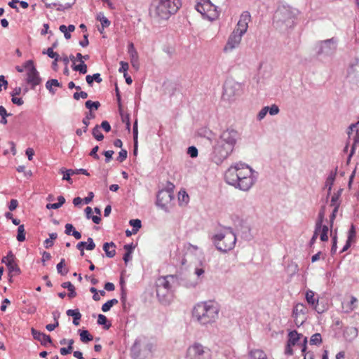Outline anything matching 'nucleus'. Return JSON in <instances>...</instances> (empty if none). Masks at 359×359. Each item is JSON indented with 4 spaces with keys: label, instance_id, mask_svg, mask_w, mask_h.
Returning a JSON list of instances; mask_svg holds the SVG:
<instances>
[{
    "label": "nucleus",
    "instance_id": "obj_10",
    "mask_svg": "<svg viewBox=\"0 0 359 359\" xmlns=\"http://www.w3.org/2000/svg\"><path fill=\"white\" fill-rule=\"evenodd\" d=\"M188 359H210V350L201 344L195 343L187 349Z\"/></svg>",
    "mask_w": 359,
    "mask_h": 359
},
{
    "label": "nucleus",
    "instance_id": "obj_59",
    "mask_svg": "<svg viewBox=\"0 0 359 359\" xmlns=\"http://www.w3.org/2000/svg\"><path fill=\"white\" fill-rule=\"evenodd\" d=\"M74 99L78 100L80 97L83 99H86L88 97V93L84 91H81L80 93H74L73 95Z\"/></svg>",
    "mask_w": 359,
    "mask_h": 359
},
{
    "label": "nucleus",
    "instance_id": "obj_37",
    "mask_svg": "<svg viewBox=\"0 0 359 359\" xmlns=\"http://www.w3.org/2000/svg\"><path fill=\"white\" fill-rule=\"evenodd\" d=\"M72 69L74 71L79 72V73L82 74H84L87 72V65L85 64L84 61L80 62V64L78 65H74L72 66Z\"/></svg>",
    "mask_w": 359,
    "mask_h": 359
},
{
    "label": "nucleus",
    "instance_id": "obj_61",
    "mask_svg": "<svg viewBox=\"0 0 359 359\" xmlns=\"http://www.w3.org/2000/svg\"><path fill=\"white\" fill-rule=\"evenodd\" d=\"M268 112L271 116L276 115L279 112V108H278V107L277 105L273 104V105H271V107H269V109Z\"/></svg>",
    "mask_w": 359,
    "mask_h": 359
},
{
    "label": "nucleus",
    "instance_id": "obj_21",
    "mask_svg": "<svg viewBox=\"0 0 359 359\" xmlns=\"http://www.w3.org/2000/svg\"><path fill=\"white\" fill-rule=\"evenodd\" d=\"M64 4H57L53 3L48 4L46 3V7L48 8H51L53 6H57V10L60 11H63L66 9L70 8L75 3L76 0H61Z\"/></svg>",
    "mask_w": 359,
    "mask_h": 359
},
{
    "label": "nucleus",
    "instance_id": "obj_13",
    "mask_svg": "<svg viewBox=\"0 0 359 359\" xmlns=\"http://www.w3.org/2000/svg\"><path fill=\"white\" fill-rule=\"evenodd\" d=\"M242 86L241 83L234 81H229L225 83L224 88V95L229 100H231L241 95Z\"/></svg>",
    "mask_w": 359,
    "mask_h": 359
},
{
    "label": "nucleus",
    "instance_id": "obj_54",
    "mask_svg": "<svg viewBox=\"0 0 359 359\" xmlns=\"http://www.w3.org/2000/svg\"><path fill=\"white\" fill-rule=\"evenodd\" d=\"M59 29L61 32L64 34L65 39H69L71 38V34L67 30V26H65V25H62L60 26Z\"/></svg>",
    "mask_w": 359,
    "mask_h": 359
},
{
    "label": "nucleus",
    "instance_id": "obj_43",
    "mask_svg": "<svg viewBox=\"0 0 359 359\" xmlns=\"http://www.w3.org/2000/svg\"><path fill=\"white\" fill-rule=\"evenodd\" d=\"M322 342V337L320 334L316 333L313 334L310 339V344L311 345H319Z\"/></svg>",
    "mask_w": 359,
    "mask_h": 359
},
{
    "label": "nucleus",
    "instance_id": "obj_6",
    "mask_svg": "<svg viewBox=\"0 0 359 359\" xmlns=\"http://www.w3.org/2000/svg\"><path fill=\"white\" fill-rule=\"evenodd\" d=\"M212 241L218 250L227 252L233 249L236 242V236L231 228H224L221 232L212 237Z\"/></svg>",
    "mask_w": 359,
    "mask_h": 359
},
{
    "label": "nucleus",
    "instance_id": "obj_36",
    "mask_svg": "<svg viewBox=\"0 0 359 359\" xmlns=\"http://www.w3.org/2000/svg\"><path fill=\"white\" fill-rule=\"evenodd\" d=\"M53 86L60 87L61 84L58 82L57 79H50L46 82V88L49 90L50 93L54 94L55 90L53 89Z\"/></svg>",
    "mask_w": 359,
    "mask_h": 359
},
{
    "label": "nucleus",
    "instance_id": "obj_3",
    "mask_svg": "<svg viewBox=\"0 0 359 359\" xmlns=\"http://www.w3.org/2000/svg\"><path fill=\"white\" fill-rule=\"evenodd\" d=\"M182 6L180 0H153L150 8V16L157 21L168 20Z\"/></svg>",
    "mask_w": 359,
    "mask_h": 359
},
{
    "label": "nucleus",
    "instance_id": "obj_28",
    "mask_svg": "<svg viewBox=\"0 0 359 359\" xmlns=\"http://www.w3.org/2000/svg\"><path fill=\"white\" fill-rule=\"evenodd\" d=\"M248 359H267V356L263 351L255 349L249 353Z\"/></svg>",
    "mask_w": 359,
    "mask_h": 359
},
{
    "label": "nucleus",
    "instance_id": "obj_49",
    "mask_svg": "<svg viewBox=\"0 0 359 359\" xmlns=\"http://www.w3.org/2000/svg\"><path fill=\"white\" fill-rule=\"evenodd\" d=\"M294 319L295 325L298 327L302 325L306 320V316H292Z\"/></svg>",
    "mask_w": 359,
    "mask_h": 359
},
{
    "label": "nucleus",
    "instance_id": "obj_20",
    "mask_svg": "<svg viewBox=\"0 0 359 359\" xmlns=\"http://www.w3.org/2000/svg\"><path fill=\"white\" fill-rule=\"evenodd\" d=\"M31 332L34 339L39 341L42 345L46 346L48 343H52L51 338L49 335L37 331L34 328H32Z\"/></svg>",
    "mask_w": 359,
    "mask_h": 359
},
{
    "label": "nucleus",
    "instance_id": "obj_24",
    "mask_svg": "<svg viewBox=\"0 0 359 359\" xmlns=\"http://www.w3.org/2000/svg\"><path fill=\"white\" fill-rule=\"evenodd\" d=\"M344 336L348 341H353L358 336V330L354 327H348L344 331Z\"/></svg>",
    "mask_w": 359,
    "mask_h": 359
},
{
    "label": "nucleus",
    "instance_id": "obj_31",
    "mask_svg": "<svg viewBox=\"0 0 359 359\" xmlns=\"http://www.w3.org/2000/svg\"><path fill=\"white\" fill-rule=\"evenodd\" d=\"M7 268L8 270L9 276L11 277H12L13 276H16V275L19 274V273H20V269H19L18 264H16L15 259L11 262H8V265L7 266Z\"/></svg>",
    "mask_w": 359,
    "mask_h": 359
},
{
    "label": "nucleus",
    "instance_id": "obj_38",
    "mask_svg": "<svg viewBox=\"0 0 359 359\" xmlns=\"http://www.w3.org/2000/svg\"><path fill=\"white\" fill-rule=\"evenodd\" d=\"M81 341L83 343H87L93 340V336L90 334L88 330H83L80 332Z\"/></svg>",
    "mask_w": 359,
    "mask_h": 359
},
{
    "label": "nucleus",
    "instance_id": "obj_8",
    "mask_svg": "<svg viewBox=\"0 0 359 359\" xmlns=\"http://www.w3.org/2000/svg\"><path fill=\"white\" fill-rule=\"evenodd\" d=\"M177 282L174 276H167L158 278L156 281V294L159 299L165 297L171 291L173 285Z\"/></svg>",
    "mask_w": 359,
    "mask_h": 359
},
{
    "label": "nucleus",
    "instance_id": "obj_25",
    "mask_svg": "<svg viewBox=\"0 0 359 359\" xmlns=\"http://www.w3.org/2000/svg\"><path fill=\"white\" fill-rule=\"evenodd\" d=\"M337 173V168L335 170H332L330 172L329 176L327 177L325 182V187L327 188V196H329L331 193L332 187L335 180L336 176Z\"/></svg>",
    "mask_w": 359,
    "mask_h": 359
},
{
    "label": "nucleus",
    "instance_id": "obj_4",
    "mask_svg": "<svg viewBox=\"0 0 359 359\" xmlns=\"http://www.w3.org/2000/svg\"><path fill=\"white\" fill-rule=\"evenodd\" d=\"M219 308L213 301L201 302L196 304L193 311V316L201 325L215 323L218 318Z\"/></svg>",
    "mask_w": 359,
    "mask_h": 359
},
{
    "label": "nucleus",
    "instance_id": "obj_11",
    "mask_svg": "<svg viewBox=\"0 0 359 359\" xmlns=\"http://www.w3.org/2000/svg\"><path fill=\"white\" fill-rule=\"evenodd\" d=\"M196 10L203 16L209 20H214L218 16L217 7L211 4L210 0H201L196 4Z\"/></svg>",
    "mask_w": 359,
    "mask_h": 359
},
{
    "label": "nucleus",
    "instance_id": "obj_18",
    "mask_svg": "<svg viewBox=\"0 0 359 359\" xmlns=\"http://www.w3.org/2000/svg\"><path fill=\"white\" fill-rule=\"evenodd\" d=\"M348 129L349 130L348 131V135L349 137L351 135V132L355 130L356 133L353 138V143L351 147V153L348 157V163L350 161L351 156L353 155L357 145L359 144V121L355 123L351 124L349 126Z\"/></svg>",
    "mask_w": 359,
    "mask_h": 359
},
{
    "label": "nucleus",
    "instance_id": "obj_29",
    "mask_svg": "<svg viewBox=\"0 0 359 359\" xmlns=\"http://www.w3.org/2000/svg\"><path fill=\"white\" fill-rule=\"evenodd\" d=\"M67 315L68 316L73 317V323L75 325L77 326V325H79V320L81 318V314L79 313V311L77 309H76V310H73V309L67 310Z\"/></svg>",
    "mask_w": 359,
    "mask_h": 359
},
{
    "label": "nucleus",
    "instance_id": "obj_47",
    "mask_svg": "<svg viewBox=\"0 0 359 359\" xmlns=\"http://www.w3.org/2000/svg\"><path fill=\"white\" fill-rule=\"evenodd\" d=\"M65 265V259H62L61 261L57 264V271L61 275H65L68 273L67 269L62 270L63 266Z\"/></svg>",
    "mask_w": 359,
    "mask_h": 359
},
{
    "label": "nucleus",
    "instance_id": "obj_46",
    "mask_svg": "<svg viewBox=\"0 0 359 359\" xmlns=\"http://www.w3.org/2000/svg\"><path fill=\"white\" fill-rule=\"evenodd\" d=\"M43 54H47L48 57L50 58H53L56 61H58L59 60V55L53 51V48H48L46 51L43 50Z\"/></svg>",
    "mask_w": 359,
    "mask_h": 359
},
{
    "label": "nucleus",
    "instance_id": "obj_23",
    "mask_svg": "<svg viewBox=\"0 0 359 359\" xmlns=\"http://www.w3.org/2000/svg\"><path fill=\"white\" fill-rule=\"evenodd\" d=\"M306 299L307 302L318 312L322 313V311H320L317 309V306L318 304V298L315 297V293L312 290H307L306 292Z\"/></svg>",
    "mask_w": 359,
    "mask_h": 359
},
{
    "label": "nucleus",
    "instance_id": "obj_39",
    "mask_svg": "<svg viewBox=\"0 0 359 359\" xmlns=\"http://www.w3.org/2000/svg\"><path fill=\"white\" fill-rule=\"evenodd\" d=\"M97 19L100 21L102 29L104 27H107L110 25V21L104 15L103 13H100L97 14Z\"/></svg>",
    "mask_w": 359,
    "mask_h": 359
},
{
    "label": "nucleus",
    "instance_id": "obj_17",
    "mask_svg": "<svg viewBox=\"0 0 359 359\" xmlns=\"http://www.w3.org/2000/svg\"><path fill=\"white\" fill-rule=\"evenodd\" d=\"M251 16L249 12H243L236 25V28L233 30H238V33L243 36L246 33L248 28V23L250 21Z\"/></svg>",
    "mask_w": 359,
    "mask_h": 359
},
{
    "label": "nucleus",
    "instance_id": "obj_42",
    "mask_svg": "<svg viewBox=\"0 0 359 359\" xmlns=\"http://www.w3.org/2000/svg\"><path fill=\"white\" fill-rule=\"evenodd\" d=\"M92 134L97 141H101L104 139V135L100 132V126L97 125L93 129Z\"/></svg>",
    "mask_w": 359,
    "mask_h": 359
},
{
    "label": "nucleus",
    "instance_id": "obj_2",
    "mask_svg": "<svg viewBox=\"0 0 359 359\" xmlns=\"http://www.w3.org/2000/svg\"><path fill=\"white\" fill-rule=\"evenodd\" d=\"M252 169L248 165L236 163L225 172L226 182L236 188L248 191L255 183Z\"/></svg>",
    "mask_w": 359,
    "mask_h": 359
},
{
    "label": "nucleus",
    "instance_id": "obj_27",
    "mask_svg": "<svg viewBox=\"0 0 359 359\" xmlns=\"http://www.w3.org/2000/svg\"><path fill=\"white\" fill-rule=\"evenodd\" d=\"M307 312L306 306L303 304L299 303L294 307L292 316H306Z\"/></svg>",
    "mask_w": 359,
    "mask_h": 359
},
{
    "label": "nucleus",
    "instance_id": "obj_7",
    "mask_svg": "<svg viewBox=\"0 0 359 359\" xmlns=\"http://www.w3.org/2000/svg\"><path fill=\"white\" fill-rule=\"evenodd\" d=\"M307 337L298 334L297 331L293 330L290 332L288 334L287 344L285 351V354L290 355L293 354L292 346H298L301 349L302 353H304L307 348Z\"/></svg>",
    "mask_w": 359,
    "mask_h": 359
},
{
    "label": "nucleus",
    "instance_id": "obj_62",
    "mask_svg": "<svg viewBox=\"0 0 359 359\" xmlns=\"http://www.w3.org/2000/svg\"><path fill=\"white\" fill-rule=\"evenodd\" d=\"M72 350H73V347L68 346L67 347L61 348L60 350V353L62 355H66L70 353L72 351Z\"/></svg>",
    "mask_w": 359,
    "mask_h": 359
},
{
    "label": "nucleus",
    "instance_id": "obj_45",
    "mask_svg": "<svg viewBox=\"0 0 359 359\" xmlns=\"http://www.w3.org/2000/svg\"><path fill=\"white\" fill-rule=\"evenodd\" d=\"M85 106L87 109L92 110L93 109H97L100 106V103L97 101L93 102L91 100H88L85 103Z\"/></svg>",
    "mask_w": 359,
    "mask_h": 359
},
{
    "label": "nucleus",
    "instance_id": "obj_64",
    "mask_svg": "<svg viewBox=\"0 0 359 359\" xmlns=\"http://www.w3.org/2000/svg\"><path fill=\"white\" fill-rule=\"evenodd\" d=\"M18 205V202L17 200L15 199H12L11 201H10V204H9V206H8V208L11 211H13L15 210L17 207Z\"/></svg>",
    "mask_w": 359,
    "mask_h": 359
},
{
    "label": "nucleus",
    "instance_id": "obj_22",
    "mask_svg": "<svg viewBox=\"0 0 359 359\" xmlns=\"http://www.w3.org/2000/svg\"><path fill=\"white\" fill-rule=\"evenodd\" d=\"M348 76L359 83V60L353 62L348 69Z\"/></svg>",
    "mask_w": 359,
    "mask_h": 359
},
{
    "label": "nucleus",
    "instance_id": "obj_51",
    "mask_svg": "<svg viewBox=\"0 0 359 359\" xmlns=\"http://www.w3.org/2000/svg\"><path fill=\"white\" fill-rule=\"evenodd\" d=\"M333 210H332V214L330 217V228H332L333 226V223H334V221L336 218V216H337V213L338 212V210H339V208L338 207H333Z\"/></svg>",
    "mask_w": 359,
    "mask_h": 359
},
{
    "label": "nucleus",
    "instance_id": "obj_60",
    "mask_svg": "<svg viewBox=\"0 0 359 359\" xmlns=\"http://www.w3.org/2000/svg\"><path fill=\"white\" fill-rule=\"evenodd\" d=\"M86 250H93L95 248V244L92 238H88V243H86V245H85Z\"/></svg>",
    "mask_w": 359,
    "mask_h": 359
},
{
    "label": "nucleus",
    "instance_id": "obj_12",
    "mask_svg": "<svg viewBox=\"0 0 359 359\" xmlns=\"http://www.w3.org/2000/svg\"><path fill=\"white\" fill-rule=\"evenodd\" d=\"M24 68L27 71L26 81L31 86L32 89H34L36 86L41 83V79L39 72L34 65V62L32 60H27L24 65Z\"/></svg>",
    "mask_w": 359,
    "mask_h": 359
},
{
    "label": "nucleus",
    "instance_id": "obj_30",
    "mask_svg": "<svg viewBox=\"0 0 359 359\" xmlns=\"http://www.w3.org/2000/svg\"><path fill=\"white\" fill-rule=\"evenodd\" d=\"M342 191V189H339L337 192L334 193L331 198L330 206L339 208L341 203L339 198Z\"/></svg>",
    "mask_w": 359,
    "mask_h": 359
},
{
    "label": "nucleus",
    "instance_id": "obj_58",
    "mask_svg": "<svg viewBox=\"0 0 359 359\" xmlns=\"http://www.w3.org/2000/svg\"><path fill=\"white\" fill-rule=\"evenodd\" d=\"M120 65H121V67L119 68L118 72H123V74H126L127 71L128 70V68H129L128 63L126 62H124V61H121Z\"/></svg>",
    "mask_w": 359,
    "mask_h": 359
},
{
    "label": "nucleus",
    "instance_id": "obj_56",
    "mask_svg": "<svg viewBox=\"0 0 359 359\" xmlns=\"http://www.w3.org/2000/svg\"><path fill=\"white\" fill-rule=\"evenodd\" d=\"M128 152L125 149H121L118 153V156L117 157V161L119 162L124 161L127 158Z\"/></svg>",
    "mask_w": 359,
    "mask_h": 359
},
{
    "label": "nucleus",
    "instance_id": "obj_53",
    "mask_svg": "<svg viewBox=\"0 0 359 359\" xmlns=\"http://www.w3.org/2000/svg\"><path fill=\"white\" fill-rule=\"evenodd\" d=\"M269 109V107H263L260 110L259 114H257V119L259 121L262 120L266 116V114L268 113Z\"/></svg>",
    "mask_w": 359,
    "mask_h": 359
},
{
    "label": "nucleus",
    "instance_id": "obj_52",
    "mask_svg": "<svg viewBox=\"0 0 359 359\" xmlns=\"http://www.w3.org/2000/svg\"><path fill=\"white\" fill-rule=\"evenodd\" d=\"M187 154L191 157V158H196L198 156V149L194 146H191L187 149Z\"/></svg>",
    "mask_w": 359,
    "mask_h": 359
},
{
    "label": "nucleus",
    "instance_id": "obj_44",
    "mask_svg": "<svg viewBox=\"0 0 359 359\" xmlns=\"http://www.w3.org/2000/svg\"><path fill=\"white\" fill-rule=\"evenodd\" d=\"M129 224L133 226V233H136L139 229L141 228V221L138 219H130Z\"/></svg>",
    "mask_w": 359,
    "mask_h": 359
},
{
    "label": "nucleus",
    "instance_id": "obj_26",
    "mask_svg": "<svg viewBox=\"0 0 359 359\" xmlns=\"http://www.w3.org/2000/svg\"><path fill=\"white\" fill-rule=\"evenodd\" d=\"M116 245L113 242L105 243L103 245V250L108 257H114L116 255Z\"/></svg>",
    "mask_w": 359,
    "mask_h": 359
},
{
    "label": "nucleus",
    "instance_id": "obj_1",
    "mask_svg": "<svg viewBox=\"0 0 359 359\" xmlns=\"http://www.w3.org/2000/svg\"><path fill=\"white\" fill-rule=\"evenodd\" d=\"M240 135L234 129H227L222 133L212 146L210 154L211 161L217 165H220L233 152Z\"/></svg>",
    "mask_w": 359,
    "mask_h": 359
},
{
    "label": "nucleus",
    "instance_id": "obj_41",
    "mask_svg": "<svg viewBox=\"0 0 359 359\" xmlns=\"http://www.w3.org/2000/svg\"><path fill=\"white\" fill-rule=\"evenodd\" d=\"M17 240L23 242L25 240V231L24 225H19L18 229Z\"/></svg>",
    "mask_w": 359,
    "mask_h": 359
},
{
    "label": "nucleus",
    "instance_id": "obj_9",
    "mask_svg": "<svg viewBox=\"0 0 359 359\" xmlns=\"http://www.w3.org/2000/svg\"><path fill=\"white\" fill-rule=\"evenodd\" d=\"M174 187L172 183L168 182L167 189L159 191L157 194L156 204L165 212L168 211V205L174 198L172 192Z\"/></svg>",
    "mask_w": 359,
    "mask_h": 359
},
{
    "label": "nucleus",
    "instance_id": "obj_5",
    "mask_svg": "<svg viewBox=\"0 0 359 359\" xmlns=\"http://www.w3.org/2000/svg\"><path fill=\"white\" fill-rule=\"evenodd\" d=\"M297 13V10L289 6H280L273 15V25L280 31H287L294 27Z\"/></svg>",
    "mask_w": 359,
    "mask_h": 359
},
{
    "label": "nucleus",
    "instance_id": "obj_33",
    "mask_svg": "<svg viewBox=\"0 0 359 359\" xmlns=\"http://www.w3.org/2000/svg\"><path fill=\"white\" fill-rule=\"evenodd\" d=\"M178 200L180 205H187L189 201V196L184 190H181L178 194Z\"/></svg>",
    "mask_w": 359,
    "mask_h": 359
},
{
    "label": "nucleus",
    "instance_id": "obj_19",
    "mask_svg": "<svg viewBox=\"0 0 359 359\" xmlns=\"http://www.w3.org/2000/svg\"><path fill=\"white\" fill-rule=\"evenodd\" d=\"M128 53L130 55L131 65L136 70H138L140 68L138 53L135 50L134 44L132 42L129 43L128 46Z\"/></svg>",
    "mask_w": 359,
    "mask_h": 359
},
{
    "label": "nucleus",
    "instance_id": "obj_16",
    "mask_svg": "<svg viewBox=\"0 0 359 359\" xmlns=\"http://www.w3.org/2000/svg\"><path fill=\"white\" fill-rule=\"evenodd\" d=\"M138 342L136 341L132 348V352L135 357V359H146L151 355L154 346L151 343H147L142 350L143 354L137 353Z\"/></svg>",
    "mask_w": 359,
    "mask_h": 359
},
{
    "label": "nucleus",
    "instance_id": "obj_15",
    "mask_svg": "<svg viewBox=\"0 0 359 359\" xmlns=\"http://www.w3.org/2000/svg\"><path fill=\"white\" fill-rule=\"evenodd\" d=\"M243 35L233 30L229 35L227 42L224 48V52L231 51L237 48L241 42Z\"/></svg>",
    "mask_w": 359,
    "mask_h": 359
},
{
    "label": "nucleus",
    "instance_id": "obj_35",
    "mask_svg": "<svg viewBox=\"0 0 359 359\" xmlns=\"http://www.w3.org/2000/svg\"><path fill=\"white\" fill-rule=\"evenodd\" d=\"M358 302V299L355 297H351V301L346 304L345 306H344V309H345V312L349 313L353 311L356 308V303Z\"/></svg>",
    "mask_w": 359,
    "mask_h": 359
},
{
    "label": "nucleus",
    "instance_id": "obj_32",
    "mask_svg": "<svg viewBox=\"0 0 359 359\" xmlns=\"http://www.w3.org/2000/svg\"><path fill=\"white\" fill-rule=\"evenodd\" d=\"M62 287L63 288H67L69 291L68 297L69 298H74L76 296V292L75 291L74 286L72 284L71 282H65L62 284Z\"/></svg>",
    "mask_w": 359,
    "mask_h": 359
},
{
    "label": "nucleus",
    "instance_id": "obj_14",
    "mask_svg": "<svg viewBox=\"0 0 359 359\" xmlns=\"http://www.w3.org/2000/svg\"><path fill=\"white\" fill-rule=\"evenodd\" d=\"M337 40L334 38L321 41L318 46L317 54L331 55L337 48Z\"/></svg>",
    "mask_w": 359,
    "mask_h": 359
},
{
    "label": "nucleus",
    "instance_id": "obj_48",
    "mask_svg": "<svg viewBox=\"0 0 359 359\" xmlns=\"http://www.w3.org/2000/svg\"><path fill=\"white\" fill-rule=\"evenodd\" d=\"M321 234H320V240L322 241H327L328 240V227L325 225L321 227Z\"/></svg>",
    "mask_w": 359,
    "mask_h": 359
},
{
    "label": "nucleus",
    "instance_id": "obj_40",
    "mask_svg": "<svg viewBox=\"0 0 359 359\" xmlns=\"http://www.w3.org/2000/svg\"><path fill=\"white\" fill-rule=\"evenodd\" d=\"M355 236H356L355 228V226L352 224L351 225L350 229L348 232L347 241H349L351 243L355 242Z\"/></svg>",
    "mask_w": 359,
    "mask_h": 359
},
{
    "label": "nucleus",
    "instance_id": "obj_55",
    "mask_svg": "<svg viewBox=\"0 0 359 359\" xmlns=\"http://www.w3.org/2000/svg\"><path fill=\"white\" fill-rule=\"evenodd\" d=\"M121 119L123 123H126V129L130 131V121L129 114L123 115L121 114Z\"/></svg>",
    "mask_w": 359,
    "mask_h": 359
},
{
    "label": "nucleus",
    "instance_id": "obj_63",
    "mask_svg": "<svg viewBox=\"0 0 359 359\" xmlns=\"http://www.w3.org/2000/svg\"><path fill=\"white\" fill-rule=\"evenodd\" d=\"M100 127L105 131L109 132L111 130V126L107 121H103L100 125Z\"/></svg>",
    "mask_w": 359,
    "mask_h": 359
},
{
    "label": "nucleus",
    "instance_id": "obj_50",
    "mask_svg": "<svg viewBox=\"0 0 359 359\" xmlns=\"http://www.w3.org/2000/svg\"><path fill=\"white\" fill-rule=\"evenodd\" d=\"M15 259V256L12 252H9L7 256L2 258V262L4 263L7 266L8 265V262H13Z\"/></svg>",
    "mask_w": 359,
    "mask_h": 359
},
{
    "label": "nucleus",
    "instance_id": "obj_57",
    "mask_svg": "<svg viewBox=\"0 0 359 359\" xmlns=\"http://www.w3.org/2000/svg\"><path fill=\"white\" fill-rule=\"evenodd\" d=\"M133 139L135 145L137 144V135H138V130H137V120H135L133 124Z\"/></svg>",
    "mask_w": 359,
    "mask_h": 359
},
{
    "label": "nucleus",
    "instance_id": "obj_34",
    "mask_svg": "<svg viewBox=\"0 0 359 359\" xmlns=\"http://www.w3.org/2000/svg\"><path fill=\"white\" fill-rule=\"evenodd\" d=\"M325 207L322 206L318 216V219L316 223V226H317V229H321L322 224L325 218Z\"/></svg>",
    "mask_w": 359,
    "mask_h": 359
}]
</instances>
